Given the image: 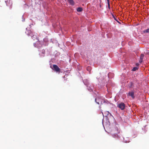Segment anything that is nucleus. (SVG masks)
<instances>
[{"label":"nucleus","mask_w":149,"mask_h":149,"mask_svg":"<svg viewBox=\"0 0 149 149\" xmlns=\"http://www.w3.org/2000/svg\"><path fill=\"white\" fill-rule=\"evenodd\" d=\"M25 33L28 36H31L33 40H35L36 39L37 40V39H38V38H37V34L33 33L31 31H28L27 30Z\"/></svg>","instance_id":"obj_1"},{"label":"nucleus","mask_w":149,"mask_h":149,"mask_svg":"<svg viewBox=\"0 0 149 149\" xmlns=\"http://www.w3.org/2000/svg\"><path fill=\"white\" fill-rule=\"evenodd\" d=\"M121 136L120 130L118 128V130L115 132V135L113 136V137L114 138L118 139L120 138Z\"/></svg>","instance_id":"obj_2"},{"label":"nucleus","mask_w":149,"mask_h":149,"mask_svg":"<svg viewBox=\"0 0 149 149\" xmlns=\"http://www.w3.org/2000/svg\"><path fill=\"white\" fill-rule=\"evenodd\" d=\"M121 136L120 130L118 128V130L115 132V135L113 136V137L114 138L118 139L120 138Z\"/></svg>","instance_id":"obj_3"},{"label":"nucleus","mask_w":149,"mask_h":149,"mask_svg":"<svg viewBox=\"0 0 149 149\" xmlns=\"http://www.w3.org/2000/svg\"><path fill=\"white\" fill-rule=\"evenodd\" d=\"M103 99L102 97H98L97 98L95 99V101L97 104H103Z\"/></svg>","instance_id":"obj_4"},{"label":"nucleus","mask_w":149,"mask_h":149,"mask_svg":"<svg viewBox=\"0 0 149 149\" xmlns=\"http://www.w3.org/2000/svg\"><path fill=\"white\" fill-rule=\"evenodd\" d=\"M37 41L36 43L34 44V46L35 47L39 48L40 47L42 44V42L39 40L38 39H37Z\"/></svg>","instance_id":"obj_5"},{"label":"nucleus","mask_w":149,"mask_h":149,"mask_svg":"<svg viewBox=\"0 0 149 149\" xmlns=\"http://www.w3.org/2000/svg\"><path fill=\"white\" fill-rule=\"evenodd\" d=\"M118 130V128L117 127H112L110 129V133L112 135H115V132Z\"/></svg>","instance_id":"obj_6"},{"label":"nucleus","mask_w":149,"mask_h":149,"mask_svg":"<svg viewBox=\"0 0 149 149\" xmlns=\"http://www.w3.org/2000/svg\"><path fill=\"white\" fill-rule=\"evenodd\" d=\"M117 107L120 109L121 110H123L125 108V104L124 103L121 102L118 105Z\"/></svg>","instance_id":"obj_7"},{"label":"nucleus","mask_w":149,"mask_h":149,"mask_svg":"<svg viewBox=\"0 0 149 149\" xmlns=\"http://www.w3.org/2000/svg\"><path fill=\"white\" fill-rule=\"evenodd\" d=\"M52 68L53 70L56 72H59L60 71V69L58 67L57 65H53V68Z\"/></svg>","instance_id":"obj_8"},{"label":"nucleus","mask_w":149,"mask_h":149,"mask_svg":"<svg viewBox=\"0 0 149 149\" xmlns=\"http://www.w3.org/2000/svg\"><path fill=\"white\" fill-rule=\"evenodd\" d=\"M134 93L133 92H130L128 93V95L130 96H131L133 99L134 98Z\"/></svg>","instance_id":"obj_9"},{"label":"nucleus","mask_w":149,"mask_h":149,"mask_svg":"<svg viewBox=\"0 0 149 149\" xmlns=\"http://www.w3.org/2000/svg\"><path fill=\"white\" fill-rule=\"evenodd\" d=\"M68 2L70 5L73 6L74 4V2L73 0H68Z\"/></svg>","instance_id":"obj_10"},{"label":"nucleus","mask_w":149,"mask_h":149,"mask_svg":"<svg viewBox=\"0 0 149 149\" xmlns=\"http://www.w3.org/2000/svg\"><path fill=\"white\" fill-rule=\"evenodd\" d=\"M144 55L143 54H141V55L140 57V59L139 60V62L140 63H141L142 61V60L143 57Z\"/></svg>","instance_id":"obj_11"},{"label":"nucleus","mask_w":149,"mask_h":149,"mask_svg":"<svg viewBox=\"0 0 149 149\" xmlns=\"http://www.w3.org/2000/svg\"><path fill=\"white\" fill-rule=\"evenodd\" d=\"M103 104H108L109 102V101L107 100L104 99L103 102Z\"/></svg>","instance_id":"obj_12"},{"label":"nucleus","mask_w":149,"mask_h":149,"mask_svg":"<svg viewBox=\"0 0 149 149\" xmlns=\"http://www.w3.org/2000/svg\"><path fill=\"white\" fill-rule=\"evenodd\" d=\"M77 10L78 12H81L83 10V9L81 7H79L77 8Z\"/></svg>","instance_id":"obj_13"},{"label":"nucleus","mask_w":149,"mask_h":149,"mask_svg":"<svg viewBox=\"0 0 149 149\" xmlns=\"http://www.w3.org/2000/svg\"><path fill=\"white\" fill-rule=\"evenodd\" d=\"M144 33L149 32V29H148L146 30H145L143 31Z\"/></svg>","instance_id":"obj_14"},{"label":"nucleus","mask_w":149,"mask_h":149,"mask_svg":"<svg viewBox=\"0 0 149 149\" xmlns=\"http://www.w3.org/2000/svg\"><path fill=\"white\" fill-rule=\"evenodd\" d=\"M138 69V68L137 67H134L132 69V70L133 71H135Z\"/></svg>","instance_id":"obj_15"},{"label":"nucleus","mask_w":149,"mask_h":149,"mask_svg":"<svg viewBox=\"0 0 149 149\" xmlns=\"http://www.w3.org/2000/svg\"><path fill=\"white\" fill-rule=\"evenodd\" d=\"M86 69L88 71H90L91 70V68L90 66H88L87 68Z\"/></svg>","instance_id":"obj_16"},{"label":"nucleus","mask_w":149,"mask_h":149,"mask_svg":"<svg viewBox=\"0 0 149 149\" xmlns=\"http://www.w3.org/2000/svg\"><path fill=\"white\" fill-rule=\"evenodd\" d=\"M107 1V3L108 6V7L109 8H110V4H109V0Z\"/></svg>","instance_id":"obj_17"},{"label":"nucleus","mask_w":149,"mask_h":149,"mask_svg":"<svg viewBox=\"0 0 149 149\" xmlns=\"http://www.w3.org/2000/svg\"><path fill=\"white\" fill-rule=\"evenodd\" d=\"M107 1V3L108 6V7L109 8H110V4H109V0Z\"/></svg>","instance_id":"obj_18"},{"label":"nucleus","mask_w":149,"mask_h":149,"mask_svg":"<svg viewBox=\"0 0 149 149\" xmlns=\"http://www.w3.org/2000/svg\"><path fill=\"white\" fill-rule=\"evenodd\" d=\"M42 53L43 54H45V51L42 50Z\"/></svg>","instance_id":"obj_19"},{"label":"nucleus","mask_w":149,"mask_h":149,"mask_svg":"<svg viewBox=\"0 0 149 149\" xmlns=\"http://www.w3.org/2000/svg\"><path fill=\"white\" fill-rule=\"evenodd\" d=\"M146 5H148V0H146Z\"/></svg>","instance_id":"obj_20"},{"label":"nucleus","mask_w":149,"mask_h":149,"mask_svg":"<svg viewBox=\"0 0 149 149\" xmlns=\"http://www.w3.org/2000/svg\"><path fill=\"white\" fill-rule=\"evenodd\" d=\"M139 65V64H138V63H136V65L137 66L138 65Z\"/></svg>","instance_id":"obj_21"},{"label":"nucleus","mask_w":149,"mask_h":149,"mask_svg":"<svg viewBox=\"0 0 149 149\" xmlns=\"http://www.w3.org/2000/svg\"><path fill=\"white\" fill-rule=\"evenodd\" d=\"M114 19H115V20H116L117 22H118V21H117V20L116 19H115V18H114Z\"/></svg>","instance_id":"obj_22"}]
</instances>
